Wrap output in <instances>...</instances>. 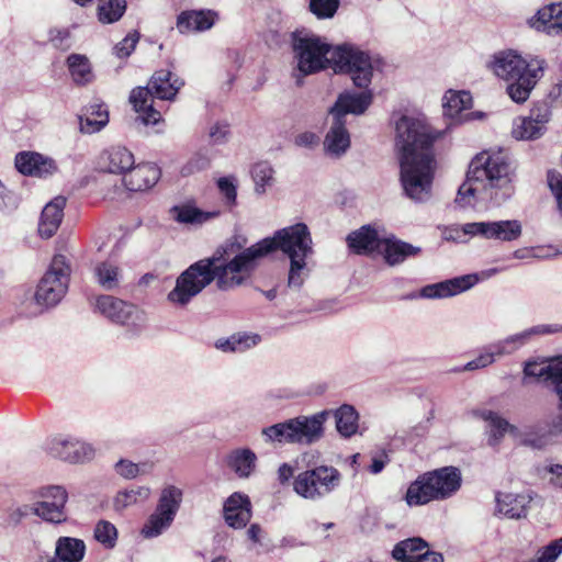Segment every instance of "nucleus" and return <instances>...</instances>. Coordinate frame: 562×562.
<instances>
[{"instance_id":"nucleus-1","label":"nucleus","mask_w":562,"mask_h":562,"mask_svg":"<svg viewBox=\"0 0 562 562\" xmlns=\"http://www.w3.org/2000/svg\"><path fill=\"white\" fill-rule=\"evenodd\" d=\"M241 245L229 243L218 248L211 257L189 266L176 280L168 293L170 303L186 306L214 280L222 291L233 290L246 282L257 265V260L280 249L288 258H310L313 256V240L304 223L284 227L273 237L263 238L239 251Z\"/></svg>"},{"instance_id":"nucleus-2","label":"nucleus","mask_w":562,"mask_h":562,"mask_svg":"<svg viewBox=\"0 0 562 562\" xmlns=\"http://www.w3.org/2000/svg\"><path fill=\"white\" fill-rule=\"evenodd\" d=\"M395 130L404 193L415 202H425L431 195L436 167L432 144L443 137L445 131L432 128L425 119L408 115L396 122Z\"/></svg>"},{"instance_id":"nucleus-3","label":"nucleus","mask_w":562,"mask_h":562,"mask_svg":"<svg viewBox=\"0 0 562 562\" xmlns=\"http://www.w3.org/2000/svg\"><path fill=\"white\" fill-rule=\"evenodd\" d=\"M292 47L297 69L303 75L333 67L335 72L349 74L359 88L367 87L371 82V59L367 53L353 45L331 46L325 38L317 35L294 33Z\"/></svg>"},{"instance_id":"nucleus-4","label":"nucleus","mask_w":562,"mask_h":562,"mask_svg":"<svg viewBox=\"0 0 562 562\" xmlns=\"http://www.w3.org/2000/svg\"><path fill=\"white\" fill-rule=\"evenodd\" d=\"M514 193L510 165L502 153L476 155L458 190L456 203L465 207L472 200L501 205Z\"/></svg>"},{"instance_id":"nucleus-5","label":"nucleus","mask_w":562,"mask_h":562,"mask_svg":"<svg viewBox=\"0 0 562 562\" xmlns=\"http://www.w3.org/2000/svg\"><path fill=\"white\" fill-rule=\"evenodd\" d=\"M547 63L539 57L529 60L517 52L508 49L493 55L490 68L499 79L506 81V91L516 103H524L530 97L538 81L543 77Z\"/></svg>"},{"instance_id":"nucleus-6","label":"nucleus","mask_w":562,"mask_h":562,"mask_svg":"<svg viewBox=\"0 0 562 562\" xmlns=\"http://www.w3.org/2000/svg\"><path fill=\"white\" fill-rule=\"evenodd\" d=\"M461 471L456 467H443L424 473L407 488L405 501L409 506L425 505L431 501H443L461 487Z\"/></svg>"},{"instance_id":"nucleus-7","label":"nucleus","mask_w":562,"mask_h":562,"mask_svg":"<svg viewBox=\"0 0 562 562\" xmlns=\"http://www.w3.org/2000/svg\"><path fill=\"white\" fill-rule=\"evenodd\" d=\"M183 85L182 79L169 70L161 69L151 76L147 87L133 89L130 101L145 124H157L161 120V114L153 108V98L173 100Z\"/></svg>"},{"instance_id":"nucleus-8","label":"nucleus","mask_w":562,"mask_h":562,"mask_svg":"<svg viewBox=\"0 0 562 562\" xmlns=\"http://www.w3.org/2000/svg\"><path fill=\"white\" fill-rule=\"evenodd\" d=\"M70 274L68 259L64 255H55L37 284L36 303L45 307L56 306L68 291Z\"/></svg>"},{"instance_id":"nucleus-9","label":"nucleus","mask_w":562,"mask_h":562,"mask_svg":"<svg viewBox=\"0 0 562 562\" xmlns=\"http://www.w3.org/2000/svg\"><path fill=\"white\" fill-rule=\"evenodd\" d=\"M341 481L340 472L328 465H319L299 473L293 481L294 492L304 499L318 501L330 494Z\"/></svg>"},{"instance_id":"nucleus-10","label":"nucleus","mask_w":562,"mask_h":562,"mask_svg":"<svg viewBox=\"0 0 562 562\" xmlns=\"http://www.w3.org/2000/svg\"><path fill=\"white\" fill-rule=\"evenodd\" d=\"M524 373L526 376L543 380L557 393L559 413L550 422V431L554 435H562V356L549 362H527Z\"/></svg>"},{"instance_id":"nucleus-11","label":"nucleus","mask_w":562,"mask_h":562,"mask_svg":"<svg viewBox=\"0 0 562 562\" xmlns=\"http://www.w3.org/2000/svg\"><path fill=\"white\" fill-rule=\"evenodd\" d=\"M41 501L24 507V514H34L45 521L60 524L67 519L65 506L68 499L67 491L59 485L41 488Z\"/></svg>"},{"instance_id":"nucleus-12","label":"nucleus","mask_w":562,"mask_h":562,"mask_svg":"<svg viewBox=\"0 0 562 562\" xmlns=\"http://www.w3.org/2000/svg\"><path fill=\"white\" fill-rule=\"evenodd\" d=\"M94 310L119 325L138 327L145 323V315L137 306L112 295L98 296Z\"/></svg>"},{"instance_id":"nucleus-13","label":"nucleus","mask_w":562,"mask_h":562,"mask_svg":"<svg viewBox=\"0 0 562 562\" xmlns=\"http://www.w3.org/2000/svg\"><path fill=\"white\" fill-rule=\"evenodd\" d=\"M464 235L481 236L501 241L517 240L522 234L521 223L517 220L474 222L462 225Z\"/></svg>"},{"instance_id":"nucleus-14","label":"nucleus","mask_w":562,"mask_h":562,"mask_svg":"<svg viewBox=\"0 0 562 562\" xmlns=\"http://www.w3.org/2000/svg\"><path fill=\"white\" fill-rule=\"evenodd\" d=\"M49 452L69 463H81L94 457V448L70 436H57L49 442Z\"/></svg>"},{"instance_id":"nucleus-15","label":"nucleus","mask_w":562,"mask_h":562,"mask_svg":"<svg viewBox=\"0 0 562 562\" xmlns=\"http://www.w3.org/2000/svg\"><path fill=\"white\" fill-rule=\"evenodd\" d=\"M328 415V411H323L312 416L291 418V427L294 430L292 443L312 445L318 441L323 437V425Z\"/></svg>"},{"instance_id":"nucleus-16","label":"nucleus","mask_w":562,"mask_h":562,"mask_svg":"<svg viewBox=\"0 0 562 562\" xmlns=\"http://www.w3.org/2000/svg\"><path fill=\"white\" fill-rule=\"evenodd\" d=\"M557 330L558 327L553 325H536L520 333L510 335L502 340H498L492 344V346L494 348V352L498 356V358H501L514 353L515 351L530 342L537 336L552 334L555 333Z\"/></svg>"},{"instance_id":"nucleus-17","label":"nucleus","mask_w":562,"mask_h":562,"mask_svg":"<svg viewBox=\"0 0 562 562\" xmlns=\"http://www.w3.org/2000/svg\"><path fill=\"white\" fill-rule=\"evenodd\" d=\"M16 169L25 176L46 178L57 172L56 161L35 151H22L15 156Z\"/></svg>"},{"instance_id":"nucleus-18","label":"nucleus","mask_w":562,"mask_h":562,"mask_svg":"<svg viewBox=\"0 0 562 562\" xmlns=\"http://www.w3.org/2000/svg\"><path fill=\"white\" fill-rule=\"evenodd\" d=\"M479 281L477 274H465L424 286L418 296L423 299H446L471 289Z\"/></svg>"},{"instance_id":"nucleus-19","label":"nucleus","mask_w":562,"mask_h":562,"mask_svg":"<svg viewBox=\"0 0 562 562\" xmlns=\"http://www.w3.org/2000/svg\"><path fill=\"white\" fill-rule=\"evenodd\" d=\"M218 20V13L210 9L186 10L177 16L176 26L180 34L202 33L211 30Z\"/></svg>"},{"instance_id":"nucleus-20","label":"nucleus","mask_w":562,"mask_h":562,"mask_svg":"<svg viewBox=\"0 0 562 562\" xmlns=\"http://www.w3.org/2000/svg\"><path fill=\"white\" fill-rule=\"evenodd\" d=\"M472 105V97L468 91L449 90L442 98L443 114L457 123L468 122L481 117L479 112H464Z\"/></svg>"},{"instance_id":"nucleus-21","label":"nucleus","mask_w":562,"mask_h":562,"mask_svg":"<svg viewBox=\"0 0 562 562\" xmlns=\"http://www.w3.org/2000/svg\"><path fill=\"white\" fill-rule=\"evenodd\" d=\"M372 98L370 90L361 92L346 91L338 95L335 104L329 110V114L341 120H346V115L349 113L360 115L370 106Z\"/></svg>"},{"instance_id":"nucleus-22","label":"nucleus","mask_w":562,"mask_h":562,"mask_svg":"<svg viewBox=\"0 0 562 562\" xmlns=\"http://www.w3.org/2000/svg\"><path fill=\"white\" fill-rule=\"evenodd\" d=\"M528 24L531 29L549 36L562 35V3H550L540 8L528 20Z\"/></svg>"},{"instance_id":"nucleus-23","label":"nucleus","mask_w":562,"mask_h":562,"mask_svg":"<svg viewBox=\"0 0 562 562\" xmlns=\"http://www.w3.org/2000/svg\"><path fill=\"white\" fill-rule=\"evenodd\" d=\"M134 164V155L120 145L104 149L98 158V165L102 171L115 175L126 173Z\"/></svg>"},{"instance_id":"nucleus-24","label":"nucleus","mask_w":562,"mask_h":562,"mask_svg":"<svg viewBox=\"0 0 562 562\" xmlns=\"http://www.w3.org/2000/svg\"><path fill=\"white\" fill-rule=\"evenodd\" d=\"M350 144V134L346 127V120L333 117L330 127L323 142L326 155L333 158H340L347 153Z\"/></svg>"},{"instance_id":"nucleus-25","label":"nucleus","mask_w":562,"mask_h":562,"mask_svg":"<svg viewBox=\"0 0 562 562\" xmlns=\"http://www.w3.org/2000/svg\"><path fill=\"white\" fill-rule=\"evenodd\" d=\"M160 178V170L154 164H140L133 166L124 173L123 182L130 191H145L157 183Z\"/></svg>"},{"instance_id":"nucleus-26","label":"nucleus","mask_w":562,"mask_h":562,"mask_svg":"<svg viewBox=\"0 0 562 562\" xmlns=\"http://www.w3.org/2000/svg\"><path fill=\"white\" fill-rule=\"evenodd\" d=\"M226 524L235 529L244 528L251 518V504L248 496L232 494L224 504Z\"/></svg>"},{"instance_id":"nucleus-27","label":"nucleus","mask_w":562,"mask_h":562,"mask_svg":"<svg viewBox=\"0 0 562 562\" xmlns=\"http://www.w3.org/2000/svg\"><path fill=\"white\" fill-rule=\"evenodd\" d=\"M496 513L510 519L525 518L532 501L529 494L501 493L495 496Z\"/></svg>"},{"instance_id":"nucleus-28","label":"nucleus","mask_w":562,"mask_h":562,"mask_svg":"<svg viewBox=\"0 0 562 562\" xmlns=\"http://www.w3.org/2000/svg\"><path fill=\"white\" fill-rule=\"evenodd\" d=\"M383 238L370 225L350 233L347 237L349 248L358 255L371 254L375 250L380 252Z\"/></svg>"},{"instance_id":"nucleus-29","label":"nucleus","mask_w":562,"mask_h":562,"mask_svg":"<svg viewBox=\"0 0 562 562\" xmlns=\"http://www.w3.org/2000/svg\"><path fill=\"white\" fill-rule=\"evenodd\" d=\"M380 252L389 266H397L420 252V248L394 236L383 238Z\"/></svg>"},{"instance_id":"nucleus-30","label":"nucleus","mask_w":562,"mask_h":562,"mask_svg":"<svg viewBox=\"0 0 562 562\" xmlns=\"http://www.w3.org/2000/svg\"><path fill=\"white\" fill-rule=\"evenodd\" d=\"M65 205L66 199L56 196L44 206L38 224V233L42 237L50 238L57 232L64 217Z\"/></svg>"},{"instance_id":"nucleus-31","label":"nucleus","mask_w":562,"mask_h":562,"mask_svg":"<svg viewBox=\"0 0 562 562\" xmlns=\"http://www.w3.org/2000/svg\"><path fill=\"white\" fill-rule=\"evenodd\" d=\"M86 551L85 542L80 539L61 537L56 542L55 557L50 562H80Z\"/></svg>"},{"instance_id":"nucleus-32","label":"nucleus","mask_w":562,"mask_h":562,"mask_svg":"<svg viewBox=\"0 0 562 562\" xmlns=\"http://www.w3.org/2000/svg\"><path fill=\"white\" fill-rule=\"evenodd\" d=\"M257 456L248 448L233 450L227 456V465L239 477H249L256 468Z\"/></svg>"},{"instance_id":"nucleus-33","label":"nucleus","mask_w":562,"mask_h":562,"mask_svg":"<svg viewBox=\"0 0 562 562\" xmlns=\"http://www.w3.org/2000/svg\"><path fill=\"white\" fill-rule=\"evenodd\" d=\"M66 65L76 85L85 86L93 80L91 63L86 55L70 54L66 59Z\"/></svg>"},{"instance_id":"nucleus-34","label":"nucleus","mask_w":562,"mask_h":562,"mask_svg":"<svg viewBox=\"0 0 562 562\" xmlns=\"http://www.w3.org/2000/svg\"><path fill=\"white\" fill-rule=\"evenodd\" d=\"M182 491L175 485H167L161 490L158 504L156 506V512L159 515L166 516L167 519H175L181 502H182Z\"/></svg>"},{"instance_id":"nucleus-35","label":"nucleus","mask_w":562,"mask_h":562,"mask_svg":"<svg viewBox=\"0 0 562 562\" xmlns=\"http://www.w3.org/2000/svg\"><path fill=\"white\" fill-rule=\"evenodd\" d=\"M476 415L487 423L490 429L488 445L491 446H496L508 430L514 429V426L493 411L482 409Z\"/></svg>"},{"instance_id":"nucleus-36","label":"nucleus","mask_w":562,"mask_h":562,"mask_svg":"<svg viewBox=\"0 0 562 562\" xmlns=\"http://www.w3.org/2000/svg\"><path fill=\"white\" fill-rule=\"evenodd\" d=\"M175 218L184 224H203L220 216V211L204 212L193 205L184 204L172 209Z\"/></svg>"},{"instance_id":"nucleus-37","label":"nucleus","mask_w":562,"mask_h":562,"mask_svg":"<svg viewBox=\"0 0 562 562\" xmlns=\"http://www.w3.org/2000/svg\"><path fill=\"white\" fill-rule=\"evenodd\" d=\"M337 431L344 437H351L358 430V413L353 406L344 404L334 412Z\"/></svg>"},{"instance_id":"nucleus-38","label":"nucleus","mask_w":562,"mask_h":562,"mask_svg":"<svg viewBox=\"0 0 562 562\" xmlns=\"http://www.w3.org/2000/svg\"><path fill=\"white\" fill-rule=\"evenodd\" d=\"M427 542L422 538H409L398 542L393 551L392 555L395 560L402 562H414L422 555L424 549L427 548Z\"/></svg>"},{"instance_id":"nucleus-39","label":"nucleus","mask_w":562,"mask_h":562,"mask_svg":"<svg viewBox=\"0 0 562 562\" xmlns=\"http://www.w3.org/2000/svg\"><path fill=\"white\" fill-rule=\"evenodd\" d=\"M108 122V110L101 104H92L89 115L80 116V131L85 134H93L101 131Z\"/></svg>"},{"instance_id":"nucleus-40","label":"nucleus","mask_w":562,"mask_h":562,"mask_svg":"<svg viewBox=\"0 0 562 562\" xmlns=\"http://www.w3.org/2000/svg\"><path fill=\"white\" fill-rule=\"evenodd\" d=\"M150 495V488L147 486H136L127 490L117 492L114 497V509L123 510L130 506L148 499Z\"/></svg>"},{"instance_id":"nucleus-41","label":"nucleus","mask_w":562,"mask_h":562,"mask_svg":"<svg viewBox=\"0 0 562 562\" xmlns=\"http://www.w3.org/2000/svg\"><path fill=\"white\" fill-rule=\"evenodd\" d=\"M251 177L255 183V192L263 194L274 183V169L267 161H260L254 165Z\"/></svg>"},{"instance_id":"nucleus-42","label":"nucleus","mask_w":562,"mask_h":562,"mask_svg":"<svg viewBox=\"0 0 562 562\" xmlns=\"http://www.w3.org/2000/svg\"><path fill=\"white\" fill-rule=\"evenodd\" d=\"M126 10L125 0H99L98 18L103 24L119 21Z\"/></svg>"},{"instance_id":"nucleus-43","label":"nucleus","mask_w":562,"mask_h":562,"mask_svg":"<svg viewBox=\"0 0 562 562\" xmlns=\"http://www.w3.org/2000/svg\"><path fill=\"white\" fill-rule=\"evenodd\" d=\"M94 276L97 282L106 291H112L120 284V269L113 263H98L94 268Z\"/></svg>"},{"instance_id":"nucleus-44","label":"nucleus","mask_w":562,"mask_h":562,"mask_svg":"<svg viewBox=\"0 0 562 562\" xmlns=\"http://www.w3.org/2000/svg\"><path fill=\"white\" fill-rule=\"evenodd\" d=\"M308 258L291 259L288 272V286L293 290H300L310 276L307 267Z\"/></svg>"},{"instance_id":"nucleus-45","label":"nucleus","mask_w":562,"mask_h":562,"mask_svg":"<svg viewBox=\"0 0 562 562\" xmlns=\"http://www.w3.org/2000/svg\"><path fill=\"white\" fill-rule=\"evenodd\" d=\"M293 432L291 419L266 427L261 431L262 436L266 437V441L279 443H292Z\"/></svg>"},{"instance_id":"nucleus-46","label":"nucleus","mask_w":562,"mask_h":562,"mask_svg":"<svg viewBox=\"0 0 562 562\" xmlns=\"http://www.w3.org/2000/svg\"><path fill=\"white\" fill-rule=\"evenodd\" d=\"M546 131L542 126L537 125L527 117H519L515 122L512 133L516 139L530 140L541 137Z\"/></svg>"},{"instance_id":"nucleus-47","label":"nucleus","mask_w":562,"mask_h":562,"mask_svg":"<svg viewBox=\"0 0 562 562\" xmlns=\"http://www.w3.org/2000/svg\"><path fill=\"white\" fill-rule=\"evenodd\" d=\"M207 139L213 146L227 144L232 138L231 124L227 121H214L207 127Z\"/></svg>"},{"instance_id":"nucleus-48","label":"nucleus","mask_w":562,"mask_h":562,"mask_svg":"<svg viewBox=\"0 0 562 562\" xmlns=\"http://www.w3.org/2000/svg\"><path fill=\"white\" fill-rule=\"evenodd\" d=\"M172 521V519H167L166 516H161L155 510L145 522L142 529V535L145 538L157 537L168 529Z\"/></svg>"},{"instance_id":"nucleus-49","label":"nucleus","mask_w":562,"mask_h":562,"mask_svg":"<svg viewBox=\"0 0 562 562\" xmlns=\"http://www.w3.org/2000/svg\"><path fill=\"white\" fill-rule=\"evenodd\" d=\"M94 538L105 548L112 549L117 540L116 527L108 520H100L94 528Z\"/></svg>"},{"instance_id":"nucleus-50","label":"nucleus","mask_w":562,"mask_h":562,"mask_svg":"<svg viewBox=\"0 0 562 562\" xmlns=\"http://www.w3.org/2000/svg\"><path fill=\"white\" fill-rule=\"evenodd\" d=\"M216 183L223 196L224 205L228 209L234 207L237 203L236 179L232 176L221 177Z\"/></svg>"},{"instance_id":"nucleus-51","label":"nucleus","mask_w":562,"mask_h":562,"mask_svg":"<svg viewBox=\"0 0 562 562\" xmlns=\"http://www.w3.org/2000/svg\"><path fill=\"white\" fill-rule=\"evenodd\" d=\"M339 8V0H310V10L317 19H331Z\"/></svg>"},{"instance_id":"nucleus-52","label":"nucleus","mask_w":562,"mask_h":562,"mask_svg":"<svg viewBox=\"0 0 562 562\" xmlns=\"http://www.w3.org/2000/svg\"><path fill=\"white\" fill-rule=\"evenodd\" d=\"M562 553V537L551 541L548 546L540 548L535 558L526 562H555Z\"/></svg>"},{"instance_id":"nucleus-53","label":"nucleus","mask_w":562,"mask_h":562,"mask_svg":"<svg viewBox=\"0 0 562 562\" xmlns=\"http://www.w3.org/2000/svg\"><path fill=\"white\" fill-rule=\"evenodd\" d=\"M147 464H137L126 459H121L114 464L116 474L126 480H132L147 472Z\"/></svg>"},{"instance_id":"nucleus-54","label":"nucleus","mask_w":562,"mask_h":562,"mask_svg":"<svg viewBox=\"0 0 562 562\" xmlns=\"http://www.w3.org/2000/svg\"><path fill=\"white\" fill-rule=\"evenodd\" d=\"M548 186L554 196L557 210L562 217V175L555 170L548 171Z\"/></svg>"},{"instance_id":"nucleus-55","label":"nucleus","mask_w":562,"mask_h":562,"mask_svg":"<svg viewBox=\"0 0 562 562\" xmlns=\"http://www.w3.org/2000/svg\"><path fill=\"white\" fill-rule=\"evenodd\" d=\"M526 117L547 130V124L551 120V109L548 103L539 102L532 106Z\"/></svg>"},{"instance_id":"nucleus-56","label":"nucleus","mask_w":562,"mask_h":562,"mask_svg":"<svg viewBox=\"0 0 562 562\" xmlns=\"http://www.w3.org/2000/svg\"><path fill=\"white\" fill-rule=\"evenodd\" d=\"M48 40L57 49L67 50L71 47L70 32L67 29H50Z\"/></svg>"},{"instance_id":"nucleus-57","label":"nucleus","mask_w":562,"mask_h":562,"mask_svg":"<svg viewBox=\"0 0 562 562\" xmlns=\"http://www.w3.org/2000/svg\"><path fill=\"white\" fill-rule=\"evenodd\" d=\"M138 34L136 32L127 34L116 46L114 47V54L119 58L128 57L136 47L138 42Z\"/></svg>"},{"instance_id":"nucleus-58","label":"nucleus","mask_w":562,"mask_h":562,"mask_svg":"<svg viewBox=\"0 0 562 562\" xmlns=\"http://www.w3.org/2000/svg\"><path fill=\"white\" fill-rule=\"evenodd\" d=\"M234 340L236 345V352H245L257 346L261 338L258 334L237 333L234 334Z\"/></svg>"},{"instance_id":"nucleus-59","label":"nucleus","mask_w":562,"mask_h":562,"mask_svg":"<svg viewBox=\"0 0 562 562\" xmlns=\"http://www.w3.org/2000/svg\"><path fill=\"white\" fill-rule=\"evenodd\" d=\"M294 144L306 149H314L319 144V137L313 132H303L295 136Z\"/></svg>"},{"instance_id":"nucleus-60","label":"nucleus","mask_w":562,"mask_h":562,"mask_svg":"<svg viewBox=\"0 0 562 562\" xmlns=\"http://www.w3.org/2000/svg\"><path fill=\"white\" fill-rule=\"evenodd\" d=\"M210 159L206 156L203 155H195L191 158V160L187 164V166L183 168L184 173H192L195 171H201L210 166Z\"/></svg>"},{"instance_id":"nucleus-61","label":"nucleus","mask_w":562,"mask_h":562,"mask_svg":"<svg viewBox=\"0 0 562 562\" xmlns=\"http://www.w3.org/2000/svg\"><path fill=\"white\" fill-rule=\"evenodd\" d=\"M496 358H498V356L494 352V348L491 344L487 347H485L484 351L481 352L475 359L482 369L492 364L496 360Z\"/></svg>"},{"instance_id":"nucleus-62","label":"nucleus","mask_w":562,"mask_h":562,"mask_svg":"<svg viewBox=\"0 0 562 562\" xmlns=\"http://www.w3.org/2000/svg\"><path fill=\"white\" fill-rule=\"evenodd\" d=\"M496 358H498V356L494 352V348L491 344L487 347H485L484 351L481 352L475 359L482 369L492 364L496 360Z\"/></svg>"},{"instance_id":"nucleus-63","label":"nucleus","mask_w":562,"mask_h":562,"mask_svg":"<svg viewBox=\"0 0 562 562\" xmlns=\"http://www.w3.org/2000/svg\"><path fill=\"white\" fill-rule=\"evenodd\" d=\"M387 462H389V457L384 451H382L379 456H375L372 458V463L370 465V472L372 474L380 473L384 469V467Z\"/></svg>"},{"instance_id":"nucleus-64","label":"nucleus","mask_w":562,"mask_h":562,"mask_svg":"<svg viewBox=\"0 0 562 562\" xmlns=\"http://www.w3.org/2000/svg\"><path fill=\"white\" fill-rule=\"evenodd\" d=\"M549 473L551 474V483L562 490V465L553 464L549 468Z\"/></svg>"}]
</instances>
